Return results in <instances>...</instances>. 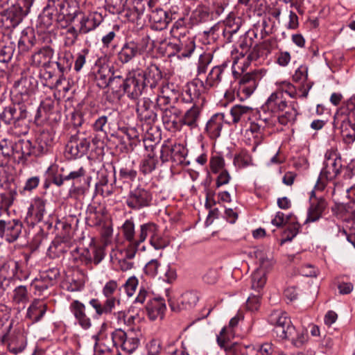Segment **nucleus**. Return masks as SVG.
Here are the masks:
<instances>
[{
  "label": "nucleus",
  "instance_id": "nucleus-1",
  "mask_svg": "<svg viewBox=\"0 0 355 355\" xmlns=\"http://www.w3.org/2000/svg\"><path fill=\"white\" fill-rule=\"evenodd\" d=\"M269 321L275 326L278 337L291 340L295 347H300L307 341V329L304 327L297 329L286 312L274 311L269 316Z\"/></svg>",
  "mask_w": 355,
  "mask_h": 355
},
{
  "label": "nucleus",
  "instance_id": "nucleus-2",
  "mask_svg": "<svg viewBox=\"0 0 355 355\" xmlns=\"http://www.w3.org/2000/svg\"><path fill=\"white\" fill-rule=\"evenodd\" d=\"M342 168L341 156L337 149L331 148L327 150L324 154V167L315 185V189L323 191L327 182L336 179L340 173Z\"/></svg>",
  "mask_w": 355,
  "mask_h": 355
},
{
  "label": "nucleus",
  "instance_id": "nucleus-3",
  "mask_svg": "<svg viewBox=\"0 0 355 355\" xmlns=\"http://www.w3.org/2000/svg\"><path fill=\"white\" fill-rule=\"evenodd\" d=\"M147 239L149 240L150 245L157 250L164 249L170 243L167 237L162 235L159 226L153 222L146 223L139 225L137 233L138 248Z\"/></svg>",
  "mask_w": 355,
  "mask_h": 355
},
{
  "label": "nucleus",
  "instance_id": "nucleus-4",
  "mask_svg": "<svg viewBox=\"0 0 355 355\" xmlns=\"http://www.w3.org/2000/svg\"><path fill=\"white\" fill-rule=\"evenodd\" d=\"M33 4V0H19L17 3L0 12V22L8 29L17 26Z\"/></svg>",
  "mask_w": 355,
  "mask_h": 355
},
{
  "label": "nucleus",
  "instance_id": "nucleus-5",
  "mask_svg": "<svg viewBox=\"0 0 355 355\" xmlns=\"http://www.w3.org/2000/svg\"><path fill=\"white\" fill-rule=\"evenodd\" d=\"M152 48L153 41L148 35L142 37L138 41H127L118 53V59L121 63L125 64Z\"/></svg>",
  "mask_w": 355,
  "mask_h": 355
},
{
  "label": "nucleus",
  "instance_id": "nucleus-6",
  "mask_svg": "<svg viewBox=\"0 0 355 355\" xmlns=\"http://www.w3.org/2000/svg\"><path fill=\"white\" fill-rule=\"evenodd\" d=\"M333 125L347 142L354 141L355 118L343 105L335 113Z\"/></svg>",
  "mask_w": 355,
  "mask_h": 355
},
{
  "label": "nucleus",
  "instance_id": "nucleus-7",
  "mask_svg": "<svg viewBox=\"0 0 355 355\" xmlns=\"http://www.w3.org/2000/svg\"><path fill=\"white\" fill-rule=\"evenodd\" d=\"M144 71L136 69L130 71L122 80V86L125 93L132 99H137L147 89L145 85Z\"/></svg>",
  "mask_w": 355,
  "mask_h": 355
},
{
  "label": "nucleus",
  "instance_id": "nucleus-8",
  "mask_svg": "<svg viewBox=\"0 0 355 355\" xmlns=\"http://www.w3.org/2000/svg\"><path fill=\"white\" fill-rule=\"evenodd\" d=\"M1 121L6 124H13L15 128H21L19 134H26L28 128L27 125V112L24 110H17L15 105L6 107L0 114Z\"/></svg>",
  "mask_w": 355,
  "mask_h": 355
},
{
  "label": "nucleus",
  "instance_id": "nucleus-9",
  "mask_svg": "<svg viewBox=\"0 0 355 355\" xmlns=\"http://www.w3.org/2000/svg\"><path fill=\"white\" fill-rule=\"evenodd\" d=\"M152 200V193L141 186H138L130 191L126 197L125 203L132 209L140 210L149 207Z\"/></svg>",
  "mask_w": 355,
  "mask_h": 355
},
{
  "label": "nucleus",
  "instance_id": "nucleus-10",
  "mask_svg": "<svg viewBox=\"0 0 355 355\" xmlns=\"http://www.w3.org/2000/svg\"><path fill=\"white\" fill-rule=\"evenodd\" d=\"M90 146V139L84 133L71 135L66 146L65 153L69 158L81 157L85 155Z\"/></svg>",
  "mask_w": 355,
  "mask_h": 355
},
{
  "label": "nucleus",
  "instance_id": "nucleus-11",
  "mask_svg": "<svg viewBox=\"0 0 355 355\" xmlns=\"http://www.w3.org/2000/svg\"><path fill=\"white\" fill-rule=\"evenodd\" d=\"M256 257L259 259V268L252 275V288L259 292L266 283V270L272 267V261L261 251L256 252Z\"/></svg>",
  "mask_w": 355,
  "mask_h": 355
},
{
  "label": "nucleus",
  "instance_id": "nucleus-12",
  "mask_svg": "<svg viewBox=\"0 0 355 355\" xmlns=\"http://www.w3.org/2000/svg\"><path fill=\"white\" fill-rule=\"evenodd\" d=\"M22 229L23 224L19 219L0 220V238L8 243L17 241Z\"/></svg>",
  "mask_w": 355,
  "mask_h": 355
},
{
  "label": "nucleus",
  "instance_id": "nucleus-13",
  "mask_svg": "<svg viewBox=\"0 0 355 355\" xmlns=\"http://www.w3.org/2000/svg\"><path fill=\"white\" fill-rule=\"evenodd\" d=\"M121 230L123 237L129 242L124 251L125 257L133 259L138 251V242H137L134 222L131 220H126L121 227Z\"/></svg>",
  "mask_w": 355,
  "mask_h": 355
},
{
  "label": "nucleus",
  "instance_id": "nucleus-14",
  "mask_svg": "<svg viewBox=\"0 0 355 355\" xmlns=\"http://www.w3.org/2000/svg\"><path fill=\"white\" fill-rule=\"evenodd\" d=\"M80 15L79 32L83 35L95 30L103 20L102 14L97 11L81 12Z\"/></svg>",
  "mask_w": 355,
  "mask_h": 355
},
{
  "label": "nucleus",
  "instance_id": "nucleus-15",
  "mask_svg": "<svg viewBox=\"0 0 355 355\" xmlns=\"http://www.w3.org/2000/svg\"><path fill=\"white\" fill-rule=\"evenodd\" d=\"M205 90L204 82L195 80L187 85L182 99L187 103H193V105L200 104L204 101L202 93Z\"/></svg>",
  "mask_w": 355,
  "mask_h": 355
},
{
  "label": "nucleus",
  "instance_id": "nucleus-16",
  "mask_svg": "<svg viewBox=\"0 0 355 355\" xmlns=\"http://www.w3.org/2000/svg\"><path fill=\"white\" fill-rule=\"evenodd\" d=\"M0 277L5 280L14 277L22 280L26 279L28 275L22 270L20 263L15 260H8L3 263L0 268Z\"/></svg>",
  "mask_w": 355,
  "mask_h": 355
},
{
  "label": "nucleus",
  "instance_id": "nucleus-17",
  "mask_svg": "<svg viewBox=\"0 0 355 355\" xmlns=\"http://www.w3.org/2000/svg\"><path fill=\"white\" fill-rule=\"evenodd\" d=\"M231 124L230 121L225 119V115L223 112L214 114L207 122L205 132L208 136L215 139L220 137L224 124Z\"/></svg>",
  "mask_w": 355,
  "mask_h": 355
},
{
  "label": "nucleus",
  "instance_id": "nucleus-18",
  "mask_svg": "<svg viewBox=\"0 0 355 355\" xmlns=\"http://www.w3.org/2000/svg\"><path fill=\"white\" fill-rule=\"evenodd\" d=\"M53 55L54 50L49 46H44L32 54L31 64L35 67H44L46 69L50 66Z\"/></svg>",
  "mask_w": 355,
  "mask_h": 355
},
{
  "label": "nucleus",
  "instance_id": "nucleus-19",
  "mask_svg": "<svg viewBox=\"0 0 355 355\" xmlns=\"http://www.w3.org/2000/svg\"><path fill=\"white\" fill-rule=\"evenodd\" d=\"M69 309L83 329H88L92 327L91 319L86 314V307L83 303L75 300L70 303Z\"/></svg>",
  "mask_w": 355,
  "mask_h": 355
},
{
  "label": "nucleus",
  "instance_id": "nucleus-20",
  "mask_svg": "<svg viewBox=\"0 0 355 355\" xmlns=\"http://www.w3.org/2000/svg\"><path fill=\"white\" fill-rule=\"evenodd\" d=\"M46 200L41 198H35L28 209L26 219L30 220L31 224L42 220L46 213Z\"/></svg>",
  "mask_w": 355,
  "mask_h": 355
},
{
  "label": "nucleus",
  "instance_id": "nucleus-21",
  "mask_svg": "<svg viewBox=\"0 0 355 355\" xmlns=\"http://www.w3.org/2000/svg\"><path fill=\"white\" fill-rule=\"evenodd\" d=\"M198 300L199 297L196 292L187 291L182 295L176 303L171 302L170 303V306L174 311L190 309L197 304Z\"/></svg>",
  "mask_w": 355,
  "mask_h": 355
},
{
  "label": "nucleus",
  "instance_id": "nucleus-22",
  "mask_svg": "<svg viewBox=\"0 0 355 355\" xmlns=\"http://www.w3.org/2000/svg\"><path fill=\"white\" fill-rule=\"evenodd\" d=\"M259 80V74L257 72L247 73L239 80V92L249 97L256 89Z\"/></svg>",
  "mask_w": 355,
  "mask_h": 355
},
{
  "label": "nucleus",
  "instance_id": "nucleus-23",
  "mask_svg": "<svg viewBox=\"0 0 355 355\" xmlns=\"http://www.w3.org/2000/svg\"><path fill=\"white\" fill-rule=\"evenodd\" d=\"M288 107L286 96H282V92L272 93L263 105V109L272 110L274 112H284Z\"/></svg>",
  "mask_w": 355,
  "mask_h": 355
},
{
  "label": "nucleus",
  "instance_id": "nucleus-24",
  "mask_svg": "<svg viewBox=\"0 0 355 355\" xmlns=\"http://www.w3.org/2000/svg\"><path fill=\"white\" fill-rule=\"evenodd\" d=\"M230 114L232 118L231 124L243 123L251 121L254 110L248 106L235 105L231 107Z\"/></svg>",
  "mask_w": 355,
  "mask_h": 355
},
{
  "label": "nucleus",
  "instance_id": "nucleus-25",
  "mask_svg": "<svg viewBox=\"0 0 355 355\" xmlns=\"http://www.w3.org/2000/svg\"><path fill=\"white\" fill-rule=\"evenodd\" d=\"M327 207V201L322 198H315L311 200L308 209L307 218L304 223H313L318 220Z\"/></svg>",
  "mask_w": 355,
  "mask_h": 355
},
{
  "label": "nucleus",
  "instance_id": "nucleus-26",
  "mask_svg": "<svg viewBox=\"0 0 355 355\" xmlns=\"http://www.w3.org/2000/svg\"><path fill=\"white\" fill-rule=\"evenodd\" d=\"M107 213L104 206L89 205L87 211V220L90 226H101L104 222Z\"/></svg>",
  "mask_w": 355,
  "mask_h": 355
},
{
  "label": "nucleus",
  "instance_id": "nucleus-27",
  "mask_svg": "<svg viewBox=\"0 0 355 355\" xmlns=\"http://www.w3.org/2000/svg\"><path fill=\"white\" fill-rule=\"evenodd\" d=\"M60 12L69 22H73L74 19L81 13L78 3L76 0H64L58 4Z\"/></svg>",
  "mask_w": 355,
  "mask_h": 355
},
{
  "label": "nucleus",
  "instance_id": "nucleus-28",
  "mask_svg": "<svg viewBox=\"0 0 355 355\" xmlns=\"http://www.w3.org/2000/svg\"><path fill=\"white\" fill-rule=\"evenodd\" d=\"M166 310L164 300L162 298L149 300L146 304L148 315L151 320L162 319Z\"/></svg>",
  "mask_w": 355,
  "mask_h": 355
},
{
  "label": "nucleus",
  "instance_id": "nucleus-29",
  "mask_svg": "<svg viewBox=\"0 0 355 355\" xmlns=\"http://www.w3.org/2000/svg\"><path fill=\"white\" fill-rule=\"evenodd\" d=\"M137 112L140 120L148 124L153 123L157 119V114L152 109V103L149 99H144L142 103H138Z\"/></svg>",
  "mask_w": 355,
  "mask_h": 355
},
{
  "label": "nucleus",
  "instance_id": "nucleus-30",
  "mask_svg": "<svg viewBox=\"0 0 355 355\" xmlns=\"http://www.w3.org/2000/svg\"><path fill=\"white\" fill-rule=\"evenodd\" d=\"M298 110V103L296 101L291 102L288 107L284 112H281L282 114L277 115V121L283 125L293 124L299 114Z\"/></svg>",
  "mask_w": 355,
  "mask_h": 355
},
{
  "label": "nucleus",
  "instance_id": "nucleus-31",
  "mask_svg": "<svg viewBox=\"0 0 355 355\" xmlns=\"http://www.w3.org/2000/svg\"><path fill=\"white\" fill-rule=\"evenodd\" d=\"M47 304L41 300H34L27 309L26 317L33 322L40 321L44 315Z\"/></svg>",
  "mask_w": 355,
  "mask_h": 355
},
{
  "label": "nucleus",
  "instance_id": "nucleus-32",
  "mask_svg": "<svg viewBox=\"0 0 355 355\" xmlns=\"http://www.w3.org/2000/svg\"><path fill=\"white\" fill-rule=\"evenodd\" d=\"M146 88H155L162 79V73L159 67L155 64H150L144 72Z\"/></svg>",
  "mask_w": 355,
  "mask_h": 355
},
{
  "label": "nucleus",
  "instance_id": "nucleus-33",
  "mask_svg": "<svg viewBox=\"0 0 355 355\" xmlns=\"http://www.w3.org/2000/svg\"><path fill=\"white\" fill-rule=\"evenodd\" d=\"M1 342L3 343H7L8 350L15 355L22 352L26 346V341L21 335L9 338L8 334H6L3 336Z\"/></svg>",
  "mask_w": 355,
  "mask_h": 355
},
{
  "label": "nucleus",
  "instance_id": "nucleus-34",
  "mask_svg": "<svg viewBox=\"0 0 355 355\" xmlns=\"http://www.w3.org/2000/svg\"><path fill=\"white\" fill-rule=\"evenodd\" d=\"M225 75V67L216 66L209 71L205 83L204 87L205 89L209 90L211 88L217 87L222 81Z\"/></svg>",
  "mask_w": 355,
  "mask_h": 355
},
{
  "label": "nucleus",
  "instance_id": "nucleus-35",
  "mask_svg": "<svg viewBox=\"0 0 355 355\" xmlns=\"http://www.w3.org/2000/svg\"><path fill=\"white\" fill-rule=\"evenodd\" d=\"M162 121L168 129L176 128L178 125V118L180 110L174 106L162 107Z\"/></svg>",
  "mask_w": 355,
  "mask_h": 355
},
{
  "label": "nucleus",
  "instance_id": "nucleus-36",
  "mask_svg": "<svg viewBox=\"0 0 355 355\" xmlns=\"http://www.w3.org/2000/svg\"><path fill=\"white\" fill-rule=\"evenodd\" d=\"M178 45L180 51L178 57L180 58H189L196 49L193 37L187 36L185 33L179 38Z\"/></svg>",
  "mask_w": 355,
  "mask_h": 355
},
{
  "label": "nucleus",
  "instance_id": "nucleus-37",
  "mask_svg": "<svg viewBox=\"0 0 355 355\" xmlns=\"http://www.w3.org/2000/svg\"><path fill=\"white\" fill-rule=\"evenodd\" d=\"M175 98L176 97L174 90L170 88L168 84H166L159 89V94L156 98L157 104L162 110V107L171 106V103Z\"/></svg>",
  "mask_w": 355,
  "mask_h": 355
},
{
  "label": "nucleus",
  "instance_id": "nucleus-38",
  "mask_svg": "<svg viewBox=\"0 0 355 355\" xmlns=\"http://www.w3.org/2000/svg\"><path fill=\"white\" fill-rule=\"evenodd\" d=\"M72 63L73 56L70 53H64L58 57L55 64L60 75L59 79L55 83L57 86L64 79V75L71 69Z\"/></svg>",
  "mask_w": 355,
  "mask_h": 355
},
{
  "label": "nucleus",
  "instance_id": "nucleus-39",
  "mask_svg": "<svg viewBox=\"0 0 355 355\" xmlns=\"http://www.w3.org/2000/svg\"><path fill=\"white\" fill-rule=\"evenodd\" d=\"M15 157L19 162L26 159L28 157L33 155V147L29 140L19 139L14 144Z\"/></svg>",
  "mask_w": 355,
  "mask_h": 355
},
{
  "label": "nucleus",
  "instance_id": "nucleus-40",
  "mask_svg": "<svg viewBox=\"0 0 355 355\" xmlns=\"http://www.w3.org/2000/svg\"><path fill=\"white\" fill-rule=\"evenodd\" d=\"M116 303L119 304L120 300L117 299L106 300L101 304L98 299L93 298L89 300V304L95 309L98 315L110 313L115 307Z\"/></svg>",
  "mask_w": 355,
  "mask_h": 355
},
{
  "label": "nucleus",
  "instance_id": "nucleus-41",
  "mask_svg": "<svg viewBox=\"0 0 355 355\" xmlns=\"http://www.w3.org/2000/svg\"><path fill=\"white\" fill-rule=\"evenodd\" d=\"M36 43L35 34L32 30H24L18 41V50L20 53H26L31 50Z\"/></svg>",
  "mask_w": 355,
  "mask_h": 355
},
{
  "label": "nucleus",
  "instance_id": "nucleus-42",
  "mask_svg": "<svg viewBox=\"0 0 355 355\" xmlns=\"http://www.w3.org/2000/svg\"><path fill=\"white\" fill-rule=\"evenodd\" d=\"M155 146L151 145L150 146V152L141 160L139 169L144 175L151 173L157 167L158 164V159L153 152Z\"/></svg>",
  "mask_w": 355,
  "mask_h": 355
},
{
  "label": "nucleus",
  "instance_id": "nucleus-43",
  "mask_svg": "<svg viewBox=\"0 0 355 355\" xmlns=\"http://www.w3.org/2000/svg\"><path fill=\"white\" fill-rule=\"evenodd\" d=\"M149 20L156 25V28L163 29L170 22L168 14L162 8H155L149 14Z\"/></svg>",
  "mask_w": 355,
  "mask_h": 355
},
{
  "label": "nucleus",
  "instance_id": "nucleus-44",
  "mask_svg": "<svg viewBox=\"0 0 355 355\" xmlns=\"http://www.w3.org/2000/svg\"><path fill=\"white\" fill-rule=\"evenodd\" d=\"M53 141L48 134H42L37 139V144L33 147V155L41 156L48 153L52 148Z\"/></svg>",
  "mask_w": 355,
  "mask_h": 355
},
{
  "label": "nucleus",
  "instance_id": "nucleus-45",
  "mask_svg": "<svg viewBox=\"0 0 355 355\" xmlns=\"http://www.w3.org/2000/svg\"><path fill=\"white\" fill-rule=\"evenodd\" d=\"M120 78H121L120 76L112 77L110 70L106 68H101L96 74L97 84L100 87H112L114 85L115 82L120 80Z\"/></svg>",
  "mask_w": 355,
  "mask_h": 355
},
{
  "label": "nucleus",
  "instance_id": "nucleus-46",
  "mask_svg": "<svg viewBox=\"0 0 355 355\" xmlns=\"http://www.w3.org/2000/svg\"><path fill=\"white\" fill-rule=\"evenodd\" d=\"M200 106L198 105H193L185 112L182 118L183 124L189 126L191 128H196L198 126V121L200 116Z\"/></svg>",
  "mask_w": 355,
  "mask_h": 355
},
{
  "label": "nucleus",
  "instance_id": "nucleus-47",
  "mask_svg": "<svg viewBox=\"0 0 355 355\" xmlns=\"http://www.w3.org/2000/svg\"><path fill=\"white\" fill-rule=\"evenodd\" d=\"M225 27L223 30L224 37L227 38L229 42H231L232 35L237 33L240 28V19L229 15L224 21Z\"/></svg>",
  "mask_w": 355,
  "mask_h": 355
},
{
  "label": "nucleus",
  "instance_id": "nucleus-48",
  "mask_svg": "<svg viewBox=\"0 0 355 355\" xmlns=\"http://www.w3.org/2000/svg\"><path fill=\"white\" fill-rule=\"evenodd\" d=\"M115 347L113 338L110 334L101 336L100 338L96 340L94 347V352L105 353L112 352Z\"/></svg>",
  "mask_w": 355,
  "mask_h": 355
},
{
  "label": "nucleus",
  "instance_id": "nucleus-49",
  "mask_svg": "<svg viewBox=\"0 0 355 355\" xmlns=\"http://www.w3.org/2000/svg\"><path fill=\"white\" fill-rule=\"evenodd\" d=\"M121 132H123L130 141L129 144L124 147L125 151L126 153L132 151L137 142L139 141V132L137 129L134 127L123 128L121 129Z\"/></svg>",
  "mask_w": 355,
  "mask_h": 355
},
{
  "label": "nucleus",
  "instance_id": "nucleus-50",
  "mask_svg": "<svg viewBox=\"0 0 355 355\" xmlns=\"http://www.w3.org/2000/svg\"><path fill=\"white\" fill-rule=\"evenodd\" d=\"M91 250L92 254L88 250L83 254L86 263L94 262V264L98 265L105 257L104 248L102 246H94Z\"/></svg>",
  "mask_w": 355,
  "mask_h": 355
},
{
  "label": "nucleus",
  "instance_id": "nucleus-51",
  "mask_svg": "<svg viewBox=\"0 0 355 355\" xmlns=\"http://www.w3.org/2000/svg\"><path fill=\"white\" fill-rule=\"evenodd\" d=\"M210 18L209 8L206 6H198L192 12L191 19L195 23L207 21Z\"/></svg>",
  "mask_w": 355,
  "mask_h": 355
},
{
  "label": "nucleus",
  "instance_id": "nucleus-52",
  "mask_svg": "<svg viewBox=\"0 0 355 355\" xmlns=\"http://www.w3.org/2000/svg\"><path fill=\"white\" fill-rule=\"evenodd\" d=\"M12 302L15 304H25L29 301L28 292L26 286H19L13 291Z\"/></svg>",
  "mask_w": 355,
  "mask_h": 355
},
{
  "label": "nucleus",
  "instance_id": "nucleus-53",
  "mask_svg": "<svg viewBox=\"0 0 355 355\" xmlns=\"http://www.w3.org/2000/svg\"><path fill=\"white\" fill-rule=\"evenodd\" d=\"M234 164L239 168L252 165V156L247 150H241L238 154L235 155Z\"/></svg>",
  "mask_w": 355,
  "mask_h": 355
},
{
  "label": "nucleus",
  "instance_id": "nucleus-54",
  "mask_svg": "<svg viewBox=\"0 0 355 355\" xmlns=\"http://www.w3.org/2000/svg\"><path fill=\"white\" fill-rule=\"evenodd\" d=\"M50 286H52L44 279L42 276L40 278H35L31 283V287L34 289L35 295L39 296L44 295Z\"/></svg>",
  "mask_w": 355,
  "mask_h": 355
},
{
  "label": "nucleus",
  "instance_id": "nucleus-55",
  "mask_svg": "<svg viewBox=\"0 0 355 355\" xmlns=\"http://www.w3.org/2000/svg\"><path fill=\"white\" fill-rule=\"evenodd\" d=\"M132 332H128L127 338L123 342L121 348L123 350L129 354L132 353L138 347L139 345V340L138 338L133 336Z\"/></svg>",
  "mask_w": 355,
  "mask_h": 355
},
{
  "label": "nucleus",
  "instance_id": "nucleus-56",
  "mask_svg": "<svg viewBox=\"0 0 355 355\" xmlns=\"http://www.w3.org/2000/svg\"><path fill=\"white\" fill-rule=\"evenodd\" d=\"M108 11L112 14H120L124 10L127 0H105Z\"/></svg>",
  "mask_w": 355,
  "mask_h": 355
},
{
  "label": "nucleus",
  "instance_id": "nucleus-57",
  "mask_svg": "<svg viewBox=\"0 0 355 355\" xmlns=\"http://www.w3.org/2000/svg\"><path fill=\"white\" fill-rule=\"evenodd\" d=\"M261 112L259 114V120L264 122L268 126H273L276 124L277 115L272 110H266L263 109V105L261 108Z\"/></svg>",
  "mask_w": 355,
  "mask_h": 355
},
{
  "label": "nucleus",
  "instance_id": "nucleus-58",
  "mask_svg": "<svg viewBox=\"0 0 355 355\" xmlns=\"http://www.w3.org/2000/svg\"><path fill=\"white\" fill-rule=\"evenodd\" d=\"M300 227V225L298 223H292L289 224L288 228L284 232V238L281 241V245L287 241H291L298 234Z\"/></svg>",
  "mask_w": 355,
  "mask_h": 355
},
{
  "label": "nucleus",
  "instance_id": "nucleus-59",
  "mask_svg": "<svg viewBox=\"0 0 355 355\" xmlns=\"http://www.w3.org/2000/svg\"><path fill=\"white\" fill-rule=\"evenodd\" d=\"M81 35L79 32V27L76 28L74 26L67 28L65 33L64 43L67 46H72L78 40V35Z\"/></svg>",
  "mask_w": 355,
  "mask_h": 355
},
{
  "label": "nucleus",
  "instance_id": "nucleus-60",
  "mask_svg": "<svg viewBox=\"0 0 355 355\" xmlns=\"http://www.w3.org/2000/svg\"><path fill=\"white\" fill-rule=\"evenodd\" d=\"M118 288V284L115 280H110L103 288L102 293L106 297V300L116 299L113 296Z\"/></svg>",
  "mask_w": 355,
  "mask_h": 355
},
{
  "label": "nucleus",
  "instance_id": "nucleus-61",
  "mask_svg": "<svg viewBox=\"0 0 355 355\" xmlns=\"http://www.w3.org/2000/svg\"><path fill=\"white\" fill-rule=\"evenodd\" d=\"M137 175V172L132 166H124L119 168L120 178L133 181Z\"/></svg>",
  "mask_w": 355,
  "mask_h": 355
},
{
  "label": "nucleus",
  "instance_id": "nucleus-62",
  "mask_svg": "<svg viewBox=\"0 0 355 355\" xmlns=\"http://www.w3.org/2000/svg\"><path fill=\"white\" fill-rule=\"evenodd\" d=\"M138 283V279L135 276L130 277L126 280L123 287L128 297L133 296L137 288Z\"/></svg>",
  "mask_w": 355,
  "mask_h": 355
},
{
  "label": "nucleus",
  "instance_id": "nucleus-63",
  "mask_svg": "<svg viewBox=\"0 0 355 355\" xmlns=\"http://www.w3.org/2000/svg\"><path fill=\"white\" fill-rule=\"evenodd\" d=\"M0 153L3 157L10 158L12 155L15 156L14 145L6 139L1 140L0 141Z\"/></svg>",
  "mask_w": 355,
  "mask_h": 355
},
{
  "label": "nucleus",
  "instance_id": "nucleus-64",
  "mask_svg": "<svg viewBox=\"0 0 355 355\" xmlns=\"http://www.w3.org/2000/svg\"><path fill=\"white\" fill-rule=\"evenodd\" d=\"M341 209L344 212L345 219L355 220V200L342 205Z\"/></svg>",
  "mask_w": 355,
  "mask_h": 355
}]
</instances>
